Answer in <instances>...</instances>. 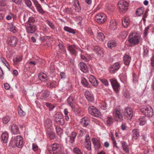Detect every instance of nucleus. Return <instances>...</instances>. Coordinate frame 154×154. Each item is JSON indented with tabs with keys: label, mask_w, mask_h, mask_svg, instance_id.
Wrapping results in <instances>:
<instances>
[{
	"label": "nucleus",
	"mask_w": 154,
	"mask_h": 154,
	"mask_svg": "<svg viewBox=\"0 0 154 154\" xmlns=\"http://www.w3.org/2000/svg\"><path fill=\"white\" fill-rule=\"evenodd\" d=\"M140 40V37L136 32L130 33L129 37V42L131 43L137 45L139 43Z\"/></svg>",
	"instance_id": "1"
},
{
	"label": "nucleus",
	"mask_w": 154,
	"mask_h": 154,
	"mask_svg": "<svg viewBox=\"0 0 154 154\" xmlns=\"http://www.w3.org/2000/svg\"><path fill=\"white\" fill-rule=\"evenodd\" d=\"M122 112L119 109H115L113 111V115L115 120L118 122H121L123 119Z\"/></svg>",
	"instance_id": "2"
},
{
	"label": "nucleus",
	"mask_w": 154,
	"mask_h": 154,
	"mask_svg": "<svg viewBox=\"0 0 154 154\" xmlns=\"http://www.w3.org/2000/svg\"><path fill=\"white\" fill-rule=\"evenodd\" d=\"M52 152L53 154H60L63 149L62 145L58 143H54L51 146Z\"/></svg>",
	"instance_id": "3"
},
{
	"label": "nucleus",
	"mask_w": 154,
	"mask_h": 154,
	"mask_svg": "<svg viewBox=\"0 0 154 154\" xmlns=\"http://www.w3.org/2000/svg\"><path fill=\"white\" fill-rule=\"evenodd\" d=\"M128 4L126 2L121 0L119 1L118 3V6L120 12L121 13H125L128 9Z\"/></svg>",
	"instance_id": "4"
},
{
	"label": "nucleus",
	"mask_w": 154,
	"mask_h": 154,
	"mask_svg": "<svg viewBox=\"0 0 154 154\" xmlns=\"http://www.w3.org/2000/svg\"><path fill=\"white\" fill-rule=\"evenodd\" d=\"M141 111L143 115L148 117H151L153 115L152 109L149 105L145 106L141 109Z\"/></svg>",
	"instance_id": "5"
},
{
	"label": "nucleus",
	"mask_w": 154,
	"mask_h": 154,
	"mask_svg": "<svg viewBox=\"0 0 154 154\" xmlns=\"http://www.w3.org/2000/svg\"><path fill=\"white\" fill-rule=\"evenodd\" d=\"M13 143L18 147L21 148L23 146V138L20 136L14 137L13 139Z\"/></svg>",
	"instance_id": "6"
},
{
	"label": "nucleus",
	"mask_w": 154,
	"mask_h": 154,
	"mask_svg": "<svg viewBox=\"0 0 154 154\" xmlns=\"http://www.w3.org/2000/svg\"><path fill=\"white\" fill-rule=\"evenodd\" d=\"M95 19L97 23L99 24H102L106 20V16L105 14L103 13L98 14L96 16Z\"/></svg>",
	"instance_id": "7"
},
{
	"label": "nucleus",
	"mask_w": 154,
	"mask_h": 154,
	"mask_svg": "<svg viewBox=\"0 0 154 154\" xmlns=\"http://www.w3.org/2000/svg\"><path fill=\"white\" fill-rule=\"evenodd\" d=\"M67 50L69 52L70 54L75 56L77 54L78 50L80 49L77 46L72 45H69L67 47Z\"/></svg>",
	"instance_id": "8"
},
{
	"label": "nucleus",
	"mask_w": 154,
	"mask_h": 154,
	"mask_svg": "<svg viewBox=\"0 0 154 154\" xmlns=\"http://www.w3.org/2000/svg\"><path fill=\"white\" fill-rule=\"evenodd\" d=\"M88 111L91 115L96 117L99 116L100 114L99 111L93 106H91L89 107Z\"/></svg>",
	"instance_id": "9"
},
{
	"label": "nucleus",
	"mask_w": 154,
	"mask_h": 154,
	"mask_svg": "<svg viewBox=\"0 0 154 154\" xmlns=\"http://www.w3.org/2000/svg\"><path fill=\"white\" fill-rule=\"evenodd\" d=\"M112 87L116 93H118L120 89V86L116 79H111L110 80Z\"/></svg>",
	"instance_id": "10"
},
{
	"label": "nucleus",
	"mask_w": 154,
	"mask_h": 154,
	"mask_svg": "<svg viewBox=\"0 0 154 154\" xmlns=\"http://www.w3.org/2000/svg\"><path fill=\"white\" fill-rule=\"evenodd\" d=\"M55 122L59 125H62L64 123V120L62 116L59 113L56 114L54 116Z\"/></svg>",
	"instance_id": "11"
},
{
	"label": "nucleus",
	"mask_w": 154,
	"mask_h": 154,
	"mask_svg": "<svg viewBox=\"0 0 154 154\" xmlns=\"http://www.w3.org/2000/svg\"><path fill=\"white\" fill-rule=\"evenodd\" d=\"M74 97L72 95L70 96L67 99V102L73 111L75 110V106H76V104L74 103Z\"/></svg>",
	"instance_id": "12"
},
{
	"label": "nucleus",
	"mask_w": 154,
	"mask_h": 154,
	"mask_svg": "<svg viewBox=\"0 0 154 154\" xmlns=\"http://www.w3.org/2000/svg\"><path fill=\"white\" fill-rule=\"evenodd\" d=\"M8 40V44L12 47L16 46L18 42L17 38L14 36H10Z\"/></svg>",
	"instance_id": "13"
},
{
	"label": "nucleus",
	"mask_w": 154,
	"mask_h": 154,
	"mask_svg": "<svg viewBox=\"0 0 154 154\" xmlns=\"http://www.w3.org/2000/svg\"><path fill=\"white\" fill-rule=\"evenodd\" d=\"M92 141L95 149L96 151L98 150L101 147V141L95 138H92Z\"/></svg>",
	"instance_id": "14"
},
{
	"label": "nucleus",
	"mask_w": 154,
	"mask_h": 154,
	"mask_svg": "<svg viewBox=\"0 0 154 154\" xmlns=\"http://www.w3.org/2000/svg\"><path fill=\"white\" fill-rule=\"evenodd\" d=\"M125 116L128 119H131L133 116V111L131 108L127 107L125 108L124 112Z\"/></svg>",
	"instance_id": "15"
},
{
	"label": "nucleus",
	"mask_w": 154,
	"mask_h": 154,
	"mask_svg": "<svg viewBox=\"0 0 154 154\" xmlns=\"http://www.w3.org/2000/svg\"><path fill=\"white\" fill-rule=\"evenodd\" d=\"M121 66L119 62H116L111 66L109 68L110 72L111 73H114L115 71L118 70Z\"/></svg>",
	"instance_id": "16"
},
{
	"label": "nucleus",
	"mask_w": 154,
	"mask_h": 154,
	"mask_svg": "<svg viewBox=\"0 0 154 154\" xmlns=\"http://www.w3.org/2000/svg\"><path fill=\"white\" fill-rule=\"evenodd\" d=\"M33 2L37 11L40 13L44 14L45 11L43 10L42 7L39 3L36 0H33Z\"/></svg>",
	"instance_id": "17"
},
{
	"label": "nucleus",
	"mask_w": 154,
	"mask_h": 154,
	"mask_svg": "<svg viewBox=\"0 0 154 154\" xmlns=\"http://www.w3.org/2000/svg\"><path fill=\"white\" fill-rule=\"evenodd\" d=\"M130 20L129 17L128 16L124 17L122 20V26L124 28H127L130 24Z\"/></svg>",
	"instance_id": "18"
},
{
	"label": "nucleus",
	"mask_w": 154,
	"mask_h": 154,
	"mask_svg": "<svg viewBox=\"0 0 154 154\" xmlns=\"http://www.w3.org/2000/svg\"><path fill=\"white\" fill-rule=\"evenodd\" d=\"M50 92L47 90L42 91L40 98L42 100H45L50 95Z\"/></svg>",
	"instance_id": "19"
},
{
	"label": "nucleus",
	"mask_w": 154,
	"mask_h": 154,
	"mask_svg": "<svg viewBox=\"0 0 154 154\" xmlns=\"http://www.w3.org/2000/svg\"><path fill=\"white\" fill-rule=\"evenodd\" d=\"M85 95L86 99L89 102H93L94 100L93 95L91 91H86L85 93Z\"/></svg>",
	"instance_id": "20"
},
{
	"label": "nucleus",
	"mask_w": 154,
	"mask_h": 154,
	"mask_svg": "<svg viewBox=\"0 0 154 154\" xmlns=\"http://www.w3.org/2000/svg\"><path fill=\"white\" fill-rule=\"evenodd\" d=\"M37 63V60H33L30 59L27 62L25 65V67L26 68H29L30 67H32L35 66Z\"/></svg>",
	"instance_id": "21"
},
{
	"label": "nucleus",
	"mask_w": 154,
	"mask_h": 154,
	"mask_svg": "<svg viewBox=\"0 0 154 154\" xmlns=\"http://www.w3.org/2000/svg\"><path fill=\"white\" fill-rule=\"evenodd\" d=\"M46 132L48 136L51 140H54L55 138V134L51 128L47 129Z\"/></svg>",
	"instance_id": "22"
},
{
	"label": "nucleus",
	"mask_w": 154,
	"mask_h": 154,
	"mask_svg": "<svg viewBox=\"0 0 154 154\" xmlns=\"http://www.w3.org/2000/svg\"><path fill=\"white\" fill-rule=\"evenodd\" d=\"M82 54H81V59L85 62L89 61L90 59V55L84 53L83 51L80 50Z\"/></svg>",
	"instance_id": "23"
},
{
	"label": "nucleus",
	"mask_w": 154,
	"mask_h": 154,
	"mask_svg": "<svg viewBox=\"0 0 154 154\" xmlns=\"http://www.w3.org/2000/svg\"><path fill=\"white\" fill-rule=\"evenodd\" d=\"M88 79L90 82L94 86H96L98 85V82L94 76L93 75L89 76Z\"/></svg>",
	"instance_id": "24"
},
{
	"label": "nucleus",
	"mask_w": 154,
	"mask_h": 154,
	"mask_svg": "<svg viewBox=\"0 0 154 154\" xmlns=\"http://www.w3.org/2000/svg\"><path fill=\"white\" fill-rule=\"evenodd\" d=\"M26 28V31L28 33H33L36 30V27L33 25H28Z\"/></svg>",
	"instance_id": "25"
},
{
	"label": "nucleus",
	"mask_w": 154,
	"mask_h": 154,
	"mask_svg": "<svg viewBox=\"0 0 154 154\" xmlns=\"http://www.w3.org/2000/svg\"><path fill=\"white\" fill-rule=\"evenodd\" d=\"M38 78L40 80L44 82H45L48 79L46 75L43 72H40L39 74Z\"/></svg>",
	"instance_id": "26"
},
{
	"label": "nucleus",
	"mask_w": 154,
	"mask_h": 154,
	"mask_svg": "<svg viewBox=\"0 0 154 154\" xmlns=\"http://www.w3.org/2000/svg\"><path fill=\"white\" fill-rule=\"evenodd\" d=\"M122 147V148L123 151L125 152V153H128L129 152V150L128 146L127 143L125 141H123L121 142Z\"/></svg>",
	"instance_id": "27"
},
{
	"label": "nucleus",
	"mask_w": 154,
	"mask_h": 154,
	"mask_svg": "<svg viewBox=\"0 0 154 154\" xmlns=\"http://www.w3.org/2000/svg\"><path fill=\"white\" fill-rule=\"evenodd\" d=\"M94 50L99 56H101L103 54V51L102 49L99 46H95L94 48Z\"/></svg>",
	"instance_id": "28"
},
{
	"label": "nucleus",
	"mask_w": 154,
	"mask_h": 154,
	"mask_svg": "<svg viewBox=\"0 0 154 154\" xmlns=\"http://www.w3.org/2000/svg\"><path fill=\"white\" fill-rule=\"evenodd\" d=\"M52 125L51 120L49 119H47L44 121V125L46 129L49 128H51L50 127Z\"/></svg>",
	"instance_id": "29"
},
{
	"label": "nucleus",
	"mask_w": 154,
	"mask_h": 154,
	"mask_svg": "<svg viewBox=\"0 0 154 154\" xmlns=\"http://www.w3.org/2000/svg\"><path fill=\"white\" fill-rule=\"evenodd\" d=\"M131 57L128 54H125L124 57L123 61L124 63L126 65H128L129 64L131 61Z\"/></svg>",
	"instance_id": "30"
},
{
	"label": "nucleus",
	"mask_w": 154,
	"mask_h": 154,
	"mask_svg": "<svg viewBox=\"0 0 154 154\" xmlns=\"http://www.w3.org/2000/svg\"><path fill=\"white\" fill-rule=\"evenodd\" d=\"M79 66L80 67V69L83 72H86L87 71L88 67L85 63L81 62L79 64Z\"/></svg>",
	"instance_id": "31"
},
{
	"label": "nucleus",
	"mask_w": 154,
	"mask_h": 154,
	"mask_svg": "<svg viewBox=\"0 0 154 154\" xmlns=\"http://www.w3.org/2000/svg\"><path fill=\"white\" fill-rule=\"evenodd\" d=\"M89 122L88 119L86 117H84L81 119L80 123L82 126L86 127L88 125Z\"/></svg>",
	"instance_id": "32"
},
{
	"label": "nucleus",
	"mask_w": 154,
	"mask_h": 154,
	"mask_svg": "<svg viewBox=\"0 0 154 154\" xmlns=\"http://www.w3.org/2000/svg\"><path fill=\"white\" fill-rule=\"evenodd\" d=\"M117 27L116 22L114 20H112L110 21L109 27L110 29L114 30L116 29Z\"/></svg>",
	"instance_id": "33"
},
{
	"label": "nucleus",
	"mask_w": 154,
	"mask_h": 154,
	"mask_svg": "<svg viewBox=\"0 0 154 154\" xmlns=\"http://www.w3.org/2000/svg\"><path fill=\"white\" fill-rule=\"evenodd\" d=\"M74 6L75 7V10L77 12H79L81 10V8L79 4L78 0H75L74 2Z\"/></svg>",
	"instance_id": "34"
},
{
	"label": "nucleus",
	"mask_w": 154,
	"mask_h": 154,
	"mask_svg": "<svg viewBox=\"0 0 154 154\" xmlns=\"http://www.w3.org/2000/svg\"><path fill=\"white\" fill-rule=\"evenodd\" d=\"M116 45V42L114 40H111L109 41L107 43V46L110 48L115 47Z\"/></svg>",
	"instance_id": "35"
},
{
	"label": "nucleus",
	"mask_w": 154,
	"mask_h": 154,
	"mask_svg": "<svg viewBox=\"0 0 154 154\" xmlns=\"http://www.w3.org/2000/svg\"><path fill=\"white\" fill-rule=\"evenodd\" d=\"M11 128V131L14 134H17L19 133V128L18 127L15 125H13Z\"/></svg>",
	"instance_id": "36"
},
{
	"label": "nucleus",
	"mask_w": 154,
	"mask_h": 154,
	"mask_svg": "<svg viewBox=\"0 0 154 154\" xmlns=\"http://www.w3.org/2000/svg\"><path fill=\"white\" fill-rule=\"evenodd\" d=\"M132 138L134 139H137L139 136V133L138 130L135 129L132 131Z\"/></svg>",
	"instance_id": "37"
},
{
	"label": "nucleus",
	"mask_w": 154,
	"mask_h": 154,
	"mask_svg": "<svg viewBox=\"0 0 154 154\" xmlns=\"http://www.w3.org/2000/svg\"><path fill=\"white\" fill-rule=\"evenodd\" d=\"M8 137V134L7 133H4L2 134V138L4 143H6L7 142Z\"/></svg>",
	"instance_id": "38"
},
{
	"label": "nucleus",
	"mask_w": 154,
	"mask_h": 154,
	"mask_svg": "<svg viewBox=\"0 0 154 154\" xmlns=\"http://www.w3.org/2000/svg\"><path fill=\"white\" fill-rule=\"evenodd\" d=\"M105 38L104 35L102 32H99L97 34V38L99 40L103 41Z\"/></svg>",
	"instance_id": "39"
},
{
	"label": "nucleus",
	"mask_w": 154,
	"mask_h": 154,
	"mask_svg": "<svg viewBox=\"0 0 154 154\" xmlns=\"http://www.w3.org/2000/svg\"><path fill=\"white\" fill-rule=\"evenodd\" d=\"M22 60V56L20 55L17 56L16 58L14 60V63L15 65L18 64Z\"/></svg>",
	"instance_id": "40"
},
{
	"label": "nucleus",
	"mask_w": 154,
	"mask_h": 154,
	"mask_svg": "<svg viewBox=\"0 0 154 154\" xmlns=\"http://www.w3.org/2000/svg\"><path fill=\"white\" fill-rule=\"evenodd\" d=\"M63 29L65 31L74 34L75 33V32L74 30L68 26H64Z\"/></svg>",
	"instance_id": "41"
},
{
	"label": "nucleus",
	"mask_w": 154,
	"mask_h": 154,
	"mask_svg": "<svg viewBox=\"0 0 154 154\" xmlns=\"http://www.w3.org/2000/svg\"><path fill=\"white\" fill-rule=\"evenodd\" d=\"M144 11V8H140L137 9L136 12V14L138 16H141L143 13Z\"/></svg>",
	"instance_id": "42"
},
{
	"label": "nucleus",
	"mask_w": 154,
	"mask_h": 154,
	"mask_svg": "<svg viewBox=\"0 0 154 154\" xmlns=\"http://www.w3.org/2000/svg\"><path fill=\"white\" fill-rule=\"evenodd\" d=\"M110 137L111 138V140H112L113 144V146L114 147H116L117 149H119V147L117 146L116 145V141L115 139V138L114 136L112 134H111L110 135Z\"/></svg>",
	"instance_id": "43"
},
{
	"label": "nucleus",
	"mask_w": 154,
	"mask_h": 154,
	"mask_svg": "<svg viewBox=\"0 0 154 154\" xmlns=\"http://www.w3.org/2000/svg\"><path fill=\"white\" fill-rule=\"evenodd\" d=\"M146 120L144 118L142 117L138 119L137 122L140 125H143L146 122Z\"/></svg>",
	"instance_id": "44"
},
{
	"label": "nucleus",
	"mask_w": 154,
	"mask_h": 154,
	"mask_svg": "<svg viewBox=\"0 0 154 154\" xmlns=\"http://www.w3.org/2000/svg\"><path fill=\"white\" fill-rule=\"evenodd\" d=\"M113 119L111 117H107L106 119V124L108 126H110L113 123Z\"/></svg>",
	"instance_id": "45"
},
{
	"label": "nucleus",
	"mask_w": 154,
	"mask_h": 154,
	"mask_svg": "<svg viewBox=\"0 0 154 154\" xmlns=\"http://www.w3.org/2000/svg\"><path fill=\"white\" fill-rule=\"evenodd\" d=\"M107 107V103L106 102L102 101L101 102L100 107L101 109L106 110V109Z\"/></svg>",
	"instance_id": "46"
},
{
	"label": "nucleus",
	"mask_w": 154,
	"mask_h": 154,
	"mask_svg": "<svg viewBox=\"0 0 154 154\" xmlns=\"http://www.w3.org/2000/svg\"><path fill=\"white\" fill-rule=\"evenodd\" d=\"M73 150L74 154H83L81 150L78 147H74Z\"/></svg>",
	"instance_id": "47"
},
{
	"label": "nucleus",
	"mask_w": 154,
	"mask_h": 154,
	"mask_svg": "<svg viewBox=\"0 0 154 154\" xmlns=\"http://www.w3.org/2000/svg\"><path fill=\"white\" fill-rule=\"evenodd\" d=\"M81 83L85 87H89V85L87 81L84 78H82L81 79Z\"/></svg>",
	"instance_id": "48"
},
{
	"label": "nucleus",
	"mask_w": 154,
	"mask_h": 154,
	"mask_svg": "<svg viewBox=\"0 0 154 154\" xmlns=\"http://www.w3.org/2000/svg\"><path fill=\"white\" fill-rule=\"evenodd\" d=\"M18 113L20 116L21 117H24L26 115V113L24 112L19 107L18 108Z\"/></svg>",
	"instance_id": "49"
},
{
	"label": "nucleus",
	"mask_w": 154,
	"mask_h": 154,
	"mask_svg": "<svg viewBox=\"0 0 154 154\" xmlns=\"http://www.w3.org/2000/svg\"><path fill=\"white\" fill-rule=\"evenodd\" d=\"M84 145L85 147L88 150H91V143L90 142H85Z\"/></svg>",
	"instance_id": "50"
},
{
	"label": "nucleus",
	"mask_w": 154,
	"mask_h": 154,
	"mask_svg": "<svg viewBox=\"0 0 154 154\" xmlns=\"http://www.w3.org/2000/svg\"><path fill=\"white\" fill-rule=\"evenodd\" d=\"M35 20L32 17H30L29 18L28 21L27 22L28 25H33V23L35 22Z\"/></svg>",
	"instance_id": "51"
},
{
	"label": "nucleus",
	"mask_w": 154,
	"mask_h": 154,
	"mask_svg": "<svg viewBox=\"0 0 154 154\" xmlns=\"http://www.w3.org/2000/svg\"><path fill=\"white\" fill-rule=\"evenodd\" d=\"M49 84L50 87L51 88H52L53 87H54L56 86L57 85V83L54 81H53L51 82L50 81L48 82V85Z\"/></svg>",
	"instance_id": "52"
},
{
	"label": "nucleus",
	"mask_w": 154,
	"mask_h": 154,
	"mask_svg": "<svg viewBox=\"0 0 154 154\" xmlns=\"http://www.w3.org/2000/svg\"><path fill=\"white\" fill-rule=\"evenodd\" d=\"M10 119L9 116H6L2 119V120L3 123L6 124L8 122Z\"/></svg>",
	"instance_id": "53"
},
{
	"label": "nucleus",
	"mask_w": 154,
	"mask_h": 154,
	"mask_svg": "<svg viewBox=\"0 0 154 154\" xmlns=\"http://www.w3.org/2000/svg\"><path fill=\"white\" fill-rule=\"evenodd\" d=\"M56 132L58 135H60L62 133V130L59 126H57L56 127Z\"/></svg>",
	"instance_id": "54"
},
{
	"label": "nucleus",
	"mask_w": 154,
	"mask_h": 154,
	"mask_svg": "<svg viewBox=\"0 0 154 154\" xmlns=\"http://www.w3.org/2000/svg\"><path fill=\"white\" fill-rule=\"evenodd\" d=\"M99 79L105 86H107L109 85L108 82L106 79H103L101 78H99Z\"/></svg>",
	"instance_id": "55"
},
{
	"label": "nucleus",
	"mask_w": 154,
	"mask_h": 154,
	"mask_svg": "<svg viewBox=\"0 0 154 154\" xmlns=\"http://www.w3.org/2000/svg\"><path fill=\"white\" fill-rule=\"evenodd\" d=\"M64 113L65 117V119L66 121H68L69 119V117L68 116L69 112L68 109H65L64 110Z\"/></svg>",
	"instance_id": "56"
},
{
	"label": "nucleus",
	"mask_w": 154,
	"mask_h": 154,
	"mask_svg": "<svg viewBox=\"0 0 154 154\" xmlns=\"http://www.w3.org/2000/svg\"><path fill=\"white\" fill-rule=\"evenodd\" d=\"M124 95L125 97L129 98L131 96V94L128 91L126 90L124 92Z\"/></svg>",
	"instance_id": "57"
},
{
	"label": "nucleus",
	"mask_w": 154,
	"mask_h": 154,
	"mask_svg": "<svg viewBox=\"0 0 154 154\" xmlns=\"http://www.w3.org/2000/svg\"><path fill=\"white\" fill-rule=\"evenodd\" d=\"M47 23L49 26L52 29H54L55 28L54 26L51 22L48 20H46Z\"/></svg>",
	"instance_id": "58"
},
{
	"label": "nucleus",
	"mask_w": 154,
	"mask_h": 154,
	"mask_svg": "<svg viewBox=\"0 0 154 154\" xmlns=\"http://www.w3.org/2000/svg\"><path fill=\"white\" fill-rule=\"evenodd\" d=\"M24 2L27 6L29 7H30L32 5V3L30 0H24Z\"/></svg>",
	"instance_id": "59"
},
{
	"label": "nucleus",
	"mask_w": 154,
	"mask_h": 154,
	"mask_svg": "<svg viewBox=\"0 0 154 154\" xmlns=\"http://www.w3.org/2000/svg\"><path fill=\"white\" fill-rule=\"evenodd\" d=\"M45 104L46 106L49 108L50 110H52L55 107L54 106L49 103H46Z\"/></svg>",
	"instance_id": "60"
},
{
	"label": "nucleus",
	"mask_w": 154,
	"mask_h": 154,
	"mask_svg": "<svg viewBox=\"0 0 154 154\" xmlns=\"http://www.w3.org/2000/svg\"><path fill=\"white\" fill-rule=\"evenodd\" d=\"M74 141L72 142V138L69 137L66 138V143L67 144H72Z\"/></svg>",
	"instance_id": "61"
},
{
	"label": "nucleus",
	"mask_w": 154,
	"mask_h": 154,
	"mask_svg": "<svg viewBox=\"0 0 154 154\" xmlns=\"http://www.w3.org/2000/svg\"><path fill=\"white\" fill-rule=\"evenodd\" d=\"M76 134L75 132H73L71 134L70 136V137L72 138V142L73 141H74V139L76 137Z\"/></svg>",
	"instance_id": "62"
},
{
	"label": "nucleus",
	"mask_w": 154,
	"mask_h": 154,
	"mask_svg": "<svg viewBox=\"0 0 154 154\" xmlns=\"http://www.w3.org/2000/svg\"><path fill=\"white\" fill-rule=\"evenodd\" d=\"M38 147L37 144L35 143H33L32 145V148L33 150L35 151H37L38 150Z\"/></svg>",
	"instance_id": "63"
},
{
	"label": "nucleus",
	"mask_w": 154,
	"mask_h": 154,
	"mask_svg": "<svg viewBox=\"0 0 154 154\" xmlns=\"http://www.w3.org/2000/svg\"><path fill=\"white\" fill-rule=\"evenodd\" d=\"M58 46L60 49L61 51H64V48L63 46V45L62 42H61L59 43Z\"/></svg>",
	"instance_id": "64"
}]
</instances>
